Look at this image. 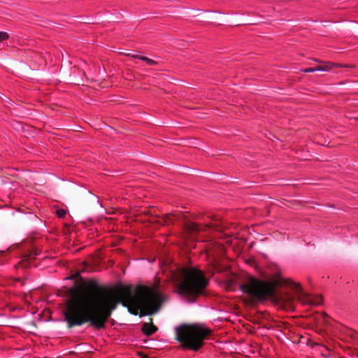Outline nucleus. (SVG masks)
<instances>
[{"mask_svg":"<svg viewBox=\"0 0 358 358\" xmlns=\"http://www.w3.org/2000/svg\"><path fill=\"white\" fill-rule=\"evenodd\" d=\"M143 358H148V357H143Z\"/></svg>","mask_w":358,"mask_h":358,"instance_id":"nucleus-13","label":"nucleus"},{"mask_svg":"<svg viewBox=\"0 0 358 358\" xmlns=\"http://www.w3.org/2000/svg\"><path fill=\"white\" fill-rule=\"evenodd\" d=\"M179 291L182 294L196 295L201 294L208 284L203 273L196 268H181L174 275Z\"/></svg>","mask_w":358,"mask_h":358,"instance_id":"nucleus-3","label":"nucleus"},{"mask_svg":"<svg viewBox=\"0 0 358 358\" xmlns=\"http://www.w3.org/2000/svg\"><path fill=\"white\" fill-rule=\"evenodd\" d=\"M317 62L320 63L321 65L317 66L318 71H330L334 68L338 67H345V68H353L354 66L351 64H342L338 63H332L329 62H322L320 60H315Z\"/></svg>","mask_w":358,"mask_h":358,"instance_id":"nucleus-6","label":"nucleus"},{"mask_svg":"<svg viewBox=\"0 0 358 358\" xmlns=\"http://www.w3.org/2000/svg\"><path fill=\"white\" fill-rule=\"evenodd\" d=\"M143 331L147 335H151L157 331V328L151 323H145L143 327Z\"/></svg>","mask_w":358,"mask_h":358,"instance_id":"nucleus-7","label":"nucleus"},{"mask_svg":"<svg viewBox=\"0 0 358 358\" xmlns=\"http://www.w3.org/2000/svg\"><path fill=\"white\" fill-rule=\"evenodd\" d=\"M192 229H193V230H199V229L198 228V227L196 224H194V226L192 227Z\"/></svg>","mask_w":358,"mask_h":358,"instance_id":"nucleus-12","label":"nucleus"},{"mask_svg":"<svg viewBox=\"0 0 358 358\" xmlns=\"http://www.w3.org/2000/svg\"><path fill=\"white\" fill-rule=\"evenodd\" d=\"M176 339L185 348L197 350L210 331L201 324H182L175 328Z\"/></svg>","mask_w":358,"mask_h":358,"instance_id":"nucleus-2","label":"nucleus"},{"mask_svg":"<svg viewBox=\"0 0 358 358\" xmlns=\"http://www.w3.org/2000/svg\"><path fill=\"white\" fill-rule=\"evenodd\" d=\"M56 213L59 217H64L65 216L66 212L64 209H59V210H57Z\"/></svg>","mask_w":358,"mask_h":358,"instance_id":"nucleus-10","label":"nucleus"},{"mask_svg":"<svg viewBox=\"0 0 358 358\" xmlns=\"http://www.w3.org/2000/svg\"><path fill=\"white\" fill-rule=\"evenodd\" d=\"M131 57L135 59H139L141 60L145 61L147 64L150 65H152L155 63L152 59H148L145 57L139 56L138 55H131Z\"/></svg>","mask_w":358,"mask_h":358,"instance_id":"nucleus-8","label":"nucleus"},{"mask_svg":"<svg viewBox=\"0 0 358 358\" xmlns=\"http://www.w3.org/2000/svg\"><path fill=\"white\" fill-rule=\"evenodd\" d=\"M8 34L4 31H0V43L8 39Z\"/></svg>","mask_w":358,"mask_h":358,"instance_id":"nucleus-9","label":"nucleus"},{"mask_svg":"<svg viewBox=\"0 0 358 358\" xmlns=\"http://www.w3.org/2000/svg\"><path fill=\"white\" fill-rule=\"evenodd\" d=\"M284 284L295 292L298 300L304 305L319 306L322 303V298L320 296H313L305 292L300 284L289 279L285 280Z\"/></svg>","mask_w":358,"mask_h":358,"instance_id":"nucleus-5","label":"nucleus"},{"mask_svg":"<svg viewBox=\"0 0 358 358\" xmlns=\"http://www.w3.org/2000/svg\"><path fill=\"white\" fill-rule=\"evenodd\" d=\"M160 301L161 295L156 286H138L134 291L130 287L121 286L110 292L83 293L67 303L65 321L69 327L89 322L100 329L118 303L127 307L134 315L138 312L151 315L158 310Z\"/></svg>","mask_w":358,"mask_h":358,"instance_id":"nucleus-1","label":"nucleus"},{"mask_svg":"<svg viewBox=\"0 0 358 358\" xmlns=\"http://www.w3.org/2000/svg\"><path fill=\"white\" fill-rule=\"evenodd\" d=\"M278 284V282H268L250 278L241 286V289L254 299L264 300L273 295L274 287Z\"/></svg>","mask_w":358,"mask_h":358,"instance_id":"nucleus-4","label":"nucleus"},{"mask_svg":"<svg viewBox=\"0 0 358 358\" xmlns=\"http://www.w3.org/2000/svg\"><path fill=\"white\" fill-rule=\"evenodd\" d=\"M303 71L305 73H313V72L318 71V70H317V66H316L315 68L305 69L303 70Z\"/></svg>","mask_w":358,"mask_h":358,"instance_id":"nucleus-11","label":"nucleus"}]
</instances>
